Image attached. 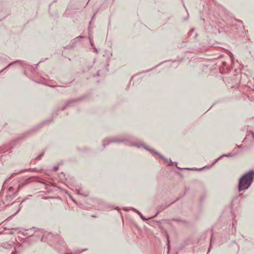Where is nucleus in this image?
<instances>
[{
  "label": "nucleus",
  "instance_id": "f257e3e1",
  "mask_svg": "<svg viewBox=\"0 0 254 254\" xmlns=\"http://www.w3.org/2000/svg\"><path fill=\"white\" fill-rule=\"evenodd\" d=\"M254 177V171L252 170L244 175L239 180V191L247 190L251 185Z\"/></svg>",
  "mask_w": 254,
  "mask_h": 254
},
{
  "label": "nucleus",
  "instance_id": "f03ea898",
  "mask_svg": "<svg viewBox=\"0 0 254 254\" xmlns=\"http://www.w3.org/2000/svg\"><path fill=\"white\" fill-rule=\"evenodd\" d=\"M156 154H157L159 157H160L163 160L165 161V162L168 164L170 166H173L174 165V162H173L171 160L169 159L166 158L164 157L163 156H162L161 154H159L157 152H155Z\"/></svg>",
  "mask_w": 254,
  "mask_h": 254
},
{
  "label": "nucleus",
  "instance_id": "7ed1b4c3",
  "mask_svg": "<svg viewBox=\"0 0 254 254\" xmlns=\"http://www.w3.org/2000/svg\"><path fill=\"white\" fill-rule=\"evenodd\" d=\"M134 211L137 214H138L139 215H141V213L138 211V210H136V209H134Z\"/></svg>",
  "mask_w": 254,
  "mask_h": 254
},
{
  "label": "nucleus",
  "instance_id": "20e7f679",
  "mask_svg": "<svg viewBox=\"0 0 254 254\" xmlns=\"http://www.w3.org/2000/svg\"><path fill=\"white\" fill-rule=\"evenodd\" d=\"M139 216L140 217V218L143 220H145L146 219L144 217V216L141 214V215H139Z\"/></svg>",
  "mask_w": 254,
  "mask_h": 254
},
{
  "label": "nucleus",
  "instance_id": "39448f33",
  "mask_svg": "<svg viewBox=\"0 0 254 254\" xmlns=\"http://www.w3.org/2000/svg\"><path fill=\"white\" fill-rule=\"evenodd\" d=\"M226 156H227V157H232V156H233V155H231V154L226 155Z\"/></svg>",
  "mask_w": 254,
  "mask_h": 254
},
{
  "label": "nucleus",
  "instance_id": "423d86ee",
  "mask_svg": "<svg viewBox=\"0 0 254 254\" xmlns=\"http://www.w3.org/2000/svg\"><path fill=\"white\" fill-rule=\"evenodd\" d=\"M89 39H90V42L91 45L92 46H93V44H92V42H91V39H90V37H89Z\"/></svg>",
  "mask_w": 254,
  "mask_h": 254
},
{
  "label": "nucleus",
  "instance_id": "0eeeda50",
  "mask_svg": "<svg viewBox=\"0 0 254 254\" xmlns=\"http://www.w3.org/2000/svg\"><path fill=\"white\" fill-rule=\"evenodd\" d=\"M219 159H220V157H219L218 159H217L215 161V162H214V163H216V162H217V161Z\"/></svg>",
  "mask_w": 254,
  "mask_h": 254
},
{
  "label": "nucleus",
  "instance_id": "6e6552de",
  "mask_svg": "<svg viewBox=\"0 0 254 254\" xmlns=\"http://www.w3.org/2000/svg\"><path fill=\"white\" fill-rule=\"evenodd\" d=\"M11 64H12V63H10V64H9L6 67H7L8 66H9V65H10Z\"/></svg>",
  "mask_w": 254,
  "mask_h": 254
},
{
  "label": "nucleus",
  "instance_id": "1a4fd4ad",
  "mask_svg": "<svg viewBox=\"0 0 254 254\" xmlns=\"http://www.w3.org/2000/svg\"><path fill=\"white\" fill-rule=\"evenodd\" d=\"M144 147L146 149H147V150H150L149 149H148V148H146V147Z\"/></svg>",
  "mask_w": 254,
  "mask_h": 254
},
{
  "label": "nucleus",
  "instance_id": "9d476101",
  "mask_svg": "<svg viewBox=\"0 0 254 254\" xmlns=\"http://www.w3.org/2000/svg\"><path fill=\"white\" fill-rule=\"evenodd\" d=\"M54 169H55V170L56 171V170H57V167H55V168H54Z\"/></svg>",
  "mask_w": 254,
  "mask_h": 254
},
{
  "label": "nucleus",
  "instance_id": "9b49d317",
  "mask_svg": "<svg viewBox=\"0 0 254 254\" xmlns=\"http://www.w3.org/2000/svg\"><path fill=\"white\" fill-rule=\"evenodd\" d=\"M6 67L4 68L3 70H2L1 71H0V72H1L2 71H3L4 69H5Z\"/></svg>",
  "mask_w": 254,
  "mask_h": 254
},
{
  "label": "nucleus",
  "instance_id": "f8f14e48",
  "mask_svg": "<svg viewBox=\"0 0 254 254\" xmlns=\"http://www.w3.org/2000/svg\"><path fill=\"white\" fill-rule=\"evenodd\" d=\"M11 254H16V253H12Z\"/></svg>",
  "mask_w": 254,
  "mask_h": 254
},
{
  "label": "nucleus",
  "instance_id": "ddd939ff",
  "mask_svg": "<svg viewBox=\"0 0 254 254\" xmlns=\"http://www.w3.org/2000/svg\"><path fill=\"white\" fill-rule=\"evenodd\" d=\"M153 152H154L155 154H156L155 152H156V151H154V150H152Z\"/></svg>",
  "mask_w": 254,
  "mask_h": 254
}]
</instances>
